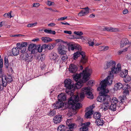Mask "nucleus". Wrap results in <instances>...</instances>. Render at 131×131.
<instances>
[{"label":"nucleus","mask_w":131,"mask_h":131,"mask_svg":"<svg viewBox=\"0 0 131 131\" xmlns=\"http://www.w3.org/2000/svg\"><path fill=\"white\" fill-rule=\"evenodd\" d=\"M93 116L94 118L96 120L97 119L100 118L101 114L99 112H96L94 114Z\"/></svg>","instance_id":"obj_27"},{"label":"nucleus","mask_w":131,"mask_h":131,"mask_svg":"<svg viewBox=\"0 0 131 131\" xmlns=\"http://www.w3.org/2000/svg\"><path fill=\"white\" fill-rule=\"evenodd\" d=\"M55 25V24L54 23H51L48 25V26H53Z\"/></svg>","instance_id":"obj_64"},{"label":"nucleus","mask_w":131,"mask_h":131,"mask_svg":"<svg viewBox=\"0 0 131 131\" xmlns=\"http://www.w3.org/2000/svg\"><path fill=\"white\" fill-rule=\"evenodd\" d=\"M123 95L122 96H119L118 97L119 102L120 101V103L123 102L126 99V96L129 94V92L127 90H124L123 92Z\"/></svg>","instance_id":"obj_8"},{"label":"nucleus","mask_w":131,"mask_h":131,"mask_svg":"<svg viewBox=\"0 0 131 131\" xmlns=\"http://www.w3.org/2000/svg\"><path fill=\"white\" fill-rule=\"evenodd\" d=\"M12 54L10 55L11 56H17L19 54V50L18 48H14L12 50Z\"/></svg>","instance_id":"obj_16"},{"label":"nucleus","mask_w":131,"mask_h":131,"mask_svg":"<svg viewBox=\"0 0 131 131\" xmlns=\"http://www.w3.org/2000/svg\"><path fill=\"white\" fill-rule=\"evenodd\" d=\"M128 12V11L127 9H125L123 11V13L124 14H126Z\"/></svg>","instance_id":"obj_63"},{"label":"nucleus","mask_w":131,"mask_h":131,"mask_svg":"<svg viewBox=\"0 0 131 131\" xmlns=\"http://www.w3.org/2000/svg\"><path fill=\"white\" fill-rule=\"evenodd\" d=\"M115 65H116L115 62L113 61H110L106 63L105 65L104 66V68L106 69L109 68H110L111 69V68Z\"/></svg>","instance_id":"obj_11"},{"label":"nucleus","mask_w":131,"mask_h":131,"mask_svg":"<svg viewBox=\"0 0 131 131\" xmlns=\"http://www.w3.org/2000/svg\"><path fill=\"white\" fill-rule=\"evenodd\" d=\"M74 34L78 36H81L83 34L82 32L79 31H75L74 32Z\"/></svg>","instance_id":"obj_49"},{"label":"nucleus","mask_w":131,"mask_h":131,"mask_svg":"<svg viewBox=\"0 0 131 131\" xmlns=\"http://www.w3.org/2000/svg\"><path fill=\"white\" fill-rule=\"evenodd\" d=\"M58 51L59 54L61 55L66 54L67 52V48L63 45H61L58 47Z\"/></svg>","instance_id":"obj_6"},{"label":"nucleus","mask_w":131,"mask_h":131,"mask_svg":"<svg viewBox=\"0 0 131 131\" xmlns=\"http://www.w3.org/2000/svg\"><path fill=\"white\" fill-rule=\"evenodd\" d=\"M128 50V48L126 47L123 49L119 50L117 52L118 55H120L123 53L126 52Z\"/></svg>","instance_id":"obj_35"},{"label":"nucleus","mask_w":131,"mask_h":131,"mask_svg":"<svg viewBox=\"0 0 131 131\" xmlns=\"http://www.w3.org/2000/svg\"><path fill=\"white\" fill-rule=\"evenodd\" d=\"M64 32L65 34H68L69 35L72 34V32L71 31L65 30L64 31Z\"/></svg>","instance_id":"obj_57"},{"label":"nucleus","mask_w":131,"mask_h":131,"mask_svg":"<svg viewBox=\"0 0 131 131\" xmlns=\"http://www.w3.org/2000/svg\"><path fill=\"white\" fill-rule=\"evenodd\" d=\"M40 5V4L39 3H34L33 4V6L37 7L39 6Z\"/></svg>","instance_id":"obj_59"},{"label":"nucleus","mask_w":131,"mask_h":131,"mask_svg":"<svg viewBox=\"0 0 131 131\" xmlns=\"http://www.w3.org/2000/svg\"><path fill=\"white\" fill-rule=\"evenodd\" d=\"M106 86L103 85H101V86L98 87L97 89V91H101L100 92L101 95L97 98V100L99 102H103L102 105L105 111L109 108L111 99L110 96L107 94L109 92V91L106 89Z\"/></svg>","instance_id":"obj_2"},{"label":"nucleus","mask_w":131,"mask_h":131,"mask_svg":"<svg viewBox=\"0 0 131 131\" xmlns=\"http://www.w3.org/2000/svg\"><path fill=\"white\" fill-rule=\"evenodd\" d=\"M81 51H81H77L74 53L73 58L74 60H76L79 57L80 55H81L82 56V53H84V52Z\"/></svg>","instance_id":"obj_19"},{"label":"nucleus","mask_w":131,"mask_h":131,"mask_svg":"<svg viewBox=\"0 0 131 131\" xmlns=\"http://www.w3.org/2000/svg\"><path fill=\"white\" fill-rule=\"evenodd\" d=\"M23 36V35H22L21 34H17V35H12L11 36L13 37H19V36Z\"/></svg>","instance_id":"obj_56"},{"label":"nucleus","mask_w":131,"mask_h":131,"mask_svg":"<svg viewBox=\"0 0 131 131\" xmlns=\"http://www.w3.org/2000/svg\"><path fill=\"white\" fill-rule=\"evenodd\" d=\"M27 59H26L25 62H31L33 60V56L30 54L28 55Z\"/></svg>","instance_id":"obj_28"},{"label":"nucleus","mask_w":131,"mask_h":131,"mask_svg":"<svg viewBox=\"0 0 131 131\" xmlns=\"http://www.w3.org/2000/svg\"><path fill=\"white\" fill-rule=\"evenodd\" d=\"M62 120V116L61 115H56L53 118V121L55 124L60 123Z\"/></svg>","instance_id":"obj_14"},{"label":"nucleus","mask_w":131,"mask_h":131,"mask_svg":"<svg viewBox=\"0 0 131 131\" xmlns=\"http://www.w3.org/2000/svg\"><path fill=\"white\" fill-rule=\"evenodd\" d=\"M28 54L26 52H21V54L20 55V58L25 61L26 59H27L28 55Z\"/></svg>","instance_id":"obj_22"},{"label":"nucleus","mask_w":131,"mask_h":131,"mask_svg":"<svg viewBox=\"0 0 131 131\" xmlns=\"http://www.w3.org/2000/svg\"><path fill=\"white\" fill-rule=\"evenodd\" d=\"M62 55V56H61V60L63 62H65L67 60L68 57L66 54Z\"/></svg>","instance_id":"obj_37"},{"label":"nucleus","mask_w":131,"mask_h":131,"mask_svg":"<svg viewBox=\"0 0 131 131\" xmlns=\"http://www.w3.org/2000/svg\"><path fill=\"white\" fill-rule=\"evenodd\" d=\"M2 77V86L4 87H6L7 85V82L6 81V77L5 76H3V75L1 77Z\"/></svg>","instance_id":"obj_20"},{"label":"nucleus","mask_w":131,"mask_h":131,"mask_svg":"<svg viewBox=\"0 0 131 131\" xmlns=\"http://www.w3.org/2000/svg\"><path fill=\"white\" fill-rule=\"evenodd\" d=\"M130 88L129 85L128 84L126 83H125L123 84V88L122 89L123 90H127L128 89H129Z\"/></svg>","instance_id":"obj_38"},{"label":"nucleus","mask_w":131,"mask_h":131,"mask_svg":"<svg viewBox=\"0 0 131 131\" xmlns=\"http://www.w3.org/2000/svg\"><path fill=\"white\" fill-rule=\"evenodd\" d=\"M90 124V122H89L83 124L82 127L80 128V131H88V127Z\"/></svg>","instance_id":"obj_12"},{"label":"nucleus","mask_w":131,"mask_h":131,"mask_svg":"<svg viewBox=\"0 0 131 131\" xmlns=\"http://www.w3.org/2000/svg\"><path fill=\"white\" fill-rule=\"evenodd\" d=\"M36 48L37 49V51L39 52H42V50L43 49L42 48V46L40 47V46H37Z\"/></svg>","instance_id":"obj_42"},{"label":"nucleus","mask_w":131,"mask_h":131,"mask_svg":"<svg viewBox=\"0 0 131 131\" xmlns=\"http://www.w3.org/2000/svg\"><path fill=\"white\" fill-rule=\"evenodd\" d=\"M58 101L63 102L66 100V95L65 93H62L58 95Z\"/></svg>","instance_id":"obj_17"},{"label":"nucleus","mask_w":131,"mask_h":131,"mask_svg":"<svg viewBox=\"0 0 131 131\" xmlns=\"http://www.w3.org/2000/svg\"><path fill=\"white\" fill-rule=\"evenodd\" d=\"M6 80L7 82L9 83V82H10L12 81V79L11 76H9L8 78L6 77Z\"/></svg>","instance_id":"obj_48"},{"label":"nucleus","mask_w":131,"mask_h":131,"mask_svg":"<svg viewBox=\"0 0 131 131\" xmlns=\"http://www.w3.org/2000/svg\"><path fill=\"white\" fill-rule=\"evenodd\" d=\"M44 31L46 33L50 34L55 35L56 34V32L55 31L52 30H48L45 29L44 30Z\"/></svg>","instance_id":"obj_33"},{"label":"nucleus","mask_w":131,"mask_h":131,"mask_svg":"<svg viewBox=\"0 0 131 131\" xmlns=\"http://www.w3.org/2000/svg\"><path fill=\"white\" fill-rule=\"evenodd\" d=\"M121 65L120 63H118L116 66V65H114L111 68L109 75L106 79L101 82L100 84L106 86L107 84H111L113 82L114 78L113 74L118 73L121 71Z\"/></svg>","instance_id":"obj_3"},{"label":"nucleus","mask_w":131,"mask_h":131,"mask_svg":"<svg viewBox=\"0 0 131 131\" xmlns=\"http://www.w3.org/2000/svg\"><path fill=\"white\" fill-rule=\"evenodd\" d=\"M92 72V70L88 67L86 68L80 74H76L73 78L76 82L75 86L73 88V84L72 81L70 79H66L64 82V86L66 88V92L68 95L72 96L68 101V103L69 106L73 110L79 109L81 106V104L78 102L79 101V97L77 95H73V91H71L75 89H78L80 88L83 84V83L87 81L90 78V76Z\"/></svg>","instance_id":"obj_1"},{"label":"nucleus","mask_w":131,"mask_h":131,"mask_svg":"<svg viewBox=\"0 0 131 131\" xmlns=\"http://www.w3.org/2000/svg\"><path fill=\"white\" fill-rule=\"evenodd\" d=\"M111 102L112 103H113V104H116L118 102V101L116 98L113 97L112 99Z\"/></svg>","instance_id":"obj_43"},{"label":"nucleus","mask_w":131,"mask_h":131,"mask_svg":"<svg viewBox=\"0 0 131 131\" xmlns=\"http://www.w3.org/2000/svg\"><path fill=\"white\" fill-rule=\"evenodd\" d=\"M36 48V47H35V48L30 51H31V53L34 54L35 53V52H37V49Z\"/></svg>","instance_id":"obj_51"},{"label":"nucleus","mask_w":131,"mask_h":131,"mask_svg":"<svg viewBox=\"0 0 131 131\" xmlns=\"http://www.w3.org/2000/svg\"><path fill=\"white\" fill-rule=\"evenodd\" d=\"M116 104H113V103H112L110 106L109 109L112 111H114L116 110Z\"/></svg>","instance_id":"obj_29"},{"label":"nucleus","mask_w":131,"mask_h":131,"mask_svg":"<svg viewBox=\"0 0 131 131\" xmlns=\"http://www.w3.org/2000/svg\"><path fill=\"white\" fill-rule=\"evenodd\" d=\"M69 127V130H71V129H72L74 128V127L75 125V124L73 123H71L70 124H68V125H67Z\"/></svg>","instance_id":"obj_45"},{"label":"nucleus","mask_w":131,"mask_h":131,"mask_svg":"<svg viewBox=\"0 0 131 131\" xmlns=\"http://www.w3.org/2000/svg\"><path fill=\"white\" fill-rule=\"evenodd\" d=\"M131 79L130 77L127 75L124 78V81L125 83H127L129 82L130 81Z\"/></svg>","instance_id":"obj_34"},{"label":"nucleus","mask_w":131,"mask_h":131,"mask_svg":"<svg viewBox=\"0 0 131 131\" xmlns=\"http://www.w3.org/2000/svg\"><path fill=\"white\" fill-rule=\"evenodd\" d=\"M68 50L70 51V50H73L74 49L78 50V51H81V46L76 43L68 44Z\"/></svg>","instance_id":"obj_5"},{"label":"nucleus","mask_w":131,"mask_h":131,"mask_svg":"<svg viewBox=\"0 0 131 131\" xmlns=\"http://www.w3.org/2000/svg\"><path fill=\"white\" fill-rule=\"evenodd\" d=\"M110 27H107L104 28L103 29L104 30H106L108 31H110Z\"/></svg>","instance_id":"obj_61"},{"label":"nucleus","mask_w":131,"mask_h":131,"mask_svg":"<svg viewBox=\"0 0 131 131\" xmlns=\"http://www.w3.org/2000/svg\"><path fill=\"white\" fill-rule=\"evenodd\" d=\"M37 23L36 22L33 24H29L27 25V27H34L36 25Z\"/></svg>","instance_id":"obj_50"},{"label":"nucleus","mask_w":131,"mask_h":131,"mask_svg":"<svg viewBox=\"0 0 131 131\" xmlns=\"http://www.w3.org/2000/svg\"><path fill=\"white\" fill-rule=\"evenodd\" d=\"M110 31L111 32H118L119 31V29L117 28H113L110 27Z\"/></svg>","instance_id":"obj_47"},{"label":"nucleus","mask_w":131,"mask_h":131,"mask_svg":"<svg viewBox=\"0 0 131 131\" xmlns=\"http://www.w3.org/2000/svg\"><path fill=\"white\" fill-rule=\"evenodd\" d=\"M95 123H96L97 125L98 126H102L104 124L103 119L102 118H100L96 120Z\"/></svg>","instance_id":"obj_26"},{"label":"nucleus","mask_w":131,"mask_h":131,"mask_svg":"<svg viewBox=\"0 0 131 131\" xmlns=\"http://www.w3.org/2000/svg\"><path fill=\"white\" fill-rule=\"evenodd\" d=\"M21 45H22L23 47L24 48L23 50H22L21 51V52H25L26 51V47L27 45V42H22L21 44Z\"/></svg>","instance_id":"obj_36"},{"label":"nucleus","mask_w":131,"mask_h":131,"mask_svg":"<svg viewBox=\"0 0 131 131\" xmlns=\"http://www.w3.org/2000/svg\"><path fill=\"white\" fill-rule=\"evenodd\" d=\"M87 58L85 57V53H82V57L81 60V62L83 64H84L87 62Z\"/></svg>","instance_id":"obj_23"},{"label":"nucleus","mask_w":131,"mask_h":131,"mask_svg":"<svg viewBox=\"0 0 131 131\" xmlns=\"http://www.w3.org/2000/svg\"><path fill=\"white\" fill-rule=\"evenodd\" d=\"M69 69L70 72L74 73L76 72L77 68L76 65L74 64H71L70 65Z\"/></svg>","instance_id":"obj_15"},{"label":"nucleus","mask_w":131,"mask_h":131,"mask_svg":"<svg viewBox=\"0 0 131 131\" xmlns=\"http://www.w3.org/2000/svg\"><path fill=\"white\" fill-rule=\"evenodd\" d=\"M93 83V81H90L87 83V85H90V86H92Z\"/></svg>","instance_id":"obj_53"},{"label":"nucleus","mask_w":131,"mask_h":131,"mask_svg":"<svg viewBox=\"0 0 131 131\" xmlns=\"http://www.w3.org/2000/svg\"><path fill=\"white\" fill-rule=\"evenodd\" d=\"M5 65V68H8L9 66V63L8 60V59L6 57L4 58Z\"/></svg>","instance_id":"obj_39"},{"label":"nucleus","mask_w":131,"mask_h":131,"mask_svg":"<svg viewBox=\"0 0 131 131\" xmlns=\"http://www.w3.org/2000/svg\"><path fill=\"white\" fill-rule=\"evenodd\" d=\"M63 103L61 101H59L56 102V104H54L52 107L54 109H57L60 108L63 106Z\"/></svg>","instance_id":"obj_13"},{"label":"nucleus","mask_w":131,"mask_h":131,"mask_svg":"<svg viewBox=\"0 0 131 131\" xmlns=\"http://www.w3.org/2000/svg\"><path fill=\"white\" fill-rule=\"evenodd\" d=\"M50 59L52 61L56 62V60H59L58 55L56 53L54 52H51L49 56Z\"/></svg>","instance_id":"obj_10"},{"label":"nucleus","mask_w":131,"mask_h":131,"mask_svg":"<svg viewBox=\"0 0 131 131\" xmlns=\"http://www.w3.org/2000/svg\"><path fill=\"white\" fill-rule=\"evenodd\" d=\"M37 46L34 44L31 43L30 44L28 47L29 50V51L31 50L32 49L35 48V47H36Z\"/></svg>","instance_id":"obj_40"},{"label":"nucleus","mask_w":131,"mask_h":131,"mask_svg":"<svg viewBox=\"0 0 131 131\" xmlns=\"http://www.w3.org/2000/svg\"><path fill=\"white\" fill-rule=\"evenodd\" d=\"M56 114V111L55 109L52 110H50L49 112L48 113V114L49 116H53L55 115Z\"/></svg>","instance_id":"obj_30"},{"label":"nucleus","mask_w":131,"mask_h":131,"mask_svg":"<svg viewBox=\"0 0 131 131\" xmlns=\"http://www.w3.org/2000/svg\"><path fill=\"white\" fill-rule=\"evenodd\" d=\"M12 12V11H10V13H7V16L8 17V18H10L12 17L11 16V13Z\"/></svg>","instance_id":"obj_60"},{"label":"nucleus","mask_w":131,"mask_h":131,"mask_svg":"<svg viewBox=\"0 0 131 131\" xmlns=\"http://www.w3.org/2000/svg\"><path fill=\"white\" fill-rule=\"evenodd\" d=\"M67 16L65 17H62L60 18H59L58 19V21H60V20H63L67 18Z\"/></svg>","instance_id":"obj_58"},{"label":"nucleus","mask_w":131,"mask_h":131,"mask_svg":"<svg viewBox=\"0 0 131 131\" xmlns=\"http://www.w3.org/2000/svg\"><path fill=\"white\" fill-rule=\"evenodd\" d=\"M82 9L83 10H81L78 13V15L79 16H85L89 13V9L88 7Z\"/></svg>","instance_id":"obj_9"},{"label":"nucleus","mask_w":131,"mask_h":131,"mask_svg":"<svg viewBox=\"0 0 131 131\" xmlns=\"http://www.w3.org/2000/svg\"><path fill=\"white\" fill-rule=\"evenodd\" d=\"M48 45L44 44L42 46V48L45 50H47L48 49Z\"/></svg>","instance_id":"obj_52"},{"label":"nucleus","mask_w":131,"mask_h":131,"mask_svg":"<svg viewBox=\"0 0 131 131\" xmlns=\"http://www.w3.org/2000/svg\"><path fill=\"white\" fill-rule=\"evenodd\" d=\"M41 40L45 43H48L52 41V39L49 37H42Z\"/></svg>","instance_id":"obj_24"},{"label":"nucleus","mask_w":131,"mask_h":131,"mask_svg":"<svg viewBox=\"0 0 131 131\" xmlns=\"http://www.w3.org/2000/svg\"><path fill=\"white\" fill-rule=\"evenodd\" d=\"M81 90L83 92H81L80 94V97L81 99H83L84 98L85 94L88 98L90 99L93 98V95L92 93L93 90L91 87H84Z\"/></svg>","instance_id":"obj_4"},{"label":"nucleus","mask_w":131,"mask_h":131,"mask_svg":"<svg viewBox=\"0 0 131 131\" xmlns=\"http://www.w3.org/2000/svg\"><path fill=\"white\" fill-rule=\"evenodd\" d=\"M3 60L2 59H0V78L2 75V68L3 66Z\"/></svg>","instance_id":"obj_32"},{"label":"nucleus","mask_w":131,"mask_h":131,"mask_svg":"<svg viewBox=\"0 0 131 131\" xmlns=\"http://www.w3.org/2000/svg\"><path fill=\"white\" fill-rule=\"evenodd\" d=\"M88 43L90 46H92L94 45V42L93 41H89Z\"/></svg>","instance_id":"obj_55"},{"label":"nucleus","mask_w":131,"mask_h":131,"mask_svg":"<svg viewBox=\"0 0 131 131\" xmlns=\"http://www.w3.org/2000/svg\"><path fill=\"white\" fill-rule=\"evenodd\" d=\"M17 47L19 49L23 50V49H24V47H23L22 45H21V43H18L17 44Z\"/></svg>","instance_id":"obj_44"},{"label":"nucleus","mask_w":131,"mask_h":131,"mask_svg":"<svg viewBox=\"0 0 131 131\" xmlns=\"http://www.w3.org/2000/svg\"><path fill=\"white\" fill-rule=\"evenodd\" d=\"M123 84L120 82L117 83L115 84V89L120 90L122 89Z\"/></svg>","instance_id":"obj_25"},{"label":"nucleus","mask_w":131,"mask_h":131,"mask_svg":"<svg viewBox=\"0 0 131 131\" xmlns=\"http://www.w3.org/2000/svg\"><path fill=\"white\" fill-rule=\"evenodd\" d=\"M48 49L49 50H51L54 47V44H49L48 45Z\"/></svg>","instance_id":"obj_46"},{"label":"nucleus","mask_w":131,"mask_h":131,"mask_svg":"<svg viewBox=\"0 0 131 131\" xmlns=\"http://www.w3.org/2000/svg\"><path fill=\"white\" fill-rule=\"evenodd\" d=\"M120 76L122 78H124L128 74V71L127 70H124L120 71Z\"/></svg>","instance_id":"obj_21"},{"label":"nucleus","mask_w":131,"mask_h":131,"mask_svg":"<svg viewBox=\"0 0 131 131\" xmlns=\"http://www.w3.org/2000/svg\"><path fill=\"white\" fill-rule=\"evenodd\" d=\"M129 43V41L126 38H123L121 41L120 43V47L122 48L125 46Z\"/></svg>","instance_id":"obj_18"},{"label":"nucleus","mask_w":131,"mask_h":131,"mask_svg":"<svg viewBox=\"0 0 131 131\" xmlns=\"http://www.w3.org/2000/svg\"><path fill=\"white\" fill-rule=\"evenodd\" d=\"M67 127L63 125H61L59 126L58 128V131H64Z\"/></svg>","instance_id":"obj_31"},{"label":"nucleus","mask_w":131,"mask_h":131,"mask_svg":"<svg viewBox=\"0 0 131 131\" xmlns=\"http://www.w3.org/2000/svg\"><path fill=\"white\" fill-rule=\"evenodd\" d=\"M71 120L70 119H68L66 122V123L67 125H68V124H70L71 123Z\"/></svg>","instance_id":"obj_62"},{"label":"nucleus","mask_w":131,"mask_h":131,"mask_svg":"<svg viewBox=\"0 0 131 131\" xmlns=\"http://www.w3.org/2000/svg\"><path fill=\"white\" fill-rule=\"evenodd\" d=\"M94 107V106L93 105L92 106H90L86 108V110L88 111L86 113L85 115V117L87 118H91V116L93 114V111L92 109Z\"/></svg>","instance_id":"obj_7"},{"label":"nucleus","mask_w":131,"mask_h":131,"mask_svg":"<svg viewBox=\"0 0 131 131\" xmlns=\"http://www.w3.org/2000/svg\"><path fill=\"white\" fill-rule=\"evenodd\" d=\"M109 47L108 46L104 47V46H100L99 47V49L100 50L106 51L108 49Z\"/></svg>","instance_id":"obj_41"},{"label":"nucleus","mask_w":131,"mask_h":131,"mask_svg":"<svg viewBox=\"0 0 131 131\" xmlns=\"http://www.w3.org/2000/svg\"><path fill=\"white\" fill-rule=\"evenodd\" d=\"M54 4V3L53 2L48 1L47 3V5L49 6H51Z\"/></svg>","instance_id":"obj_54"}]
</instances>
